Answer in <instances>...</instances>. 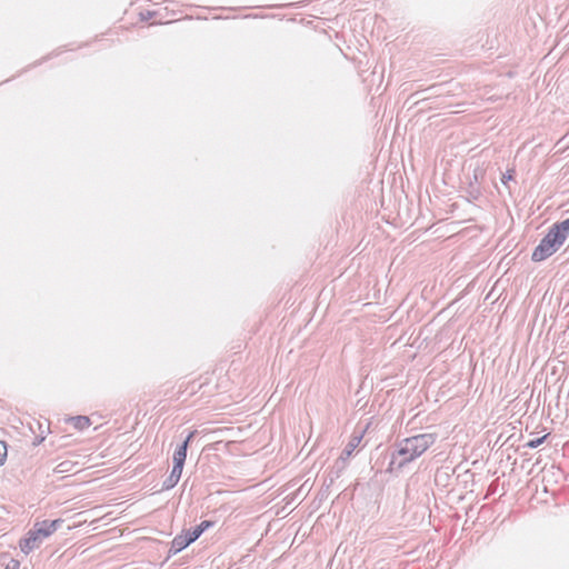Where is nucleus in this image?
<instances>
[{
  "mask_svg": "<svg viewBox=\"0 0 569 569\" xmlns=\"http://www.w3.org/2000/svg\"><path fill=\"white\" fill-rule=\"evenodd\" d=\"M436 440V433H419L398 440L395 450L390 455L386 471L392 473L402 470L407 465L423 455Z\"/></svg>",
  "mask_w": 569,
  "mask_h": 569,
  "instance_id": "nucleus-1",
  "label": "nucleus"
},
{
  "mask_svg": "<svg viewBox=\"0 0 569 569\" xmlns=\"http://www.w3.org/2000/svg\"><path fill=\"white\" fill-rule=\"evenodd\" d=\"M566 214H569V210L566 211ZM568 237L569 216L561 221L555 222L549 228L548 232L540 240L538 246L533 249L531 260L535 262H541L548 259L560 249V247L565 243Z\"/></svg>",
  "mask_w": 569,
  "mask_h": 569,
  "instance_id": "nucleus-2",
  "label": "nucleus"
},
{
  "mask_svg": "<svg viewBox=\"0 0 569 569\" xmlns=\"http://www.w3.org/2000/svg\"><path fill=\"white\" fill-rule=\"evenodd\" d=\"M62 523L63 520L60 518L54 520L36 521L33 527L19 541L21 552L29 555L31 551L39 548L43 540L54 533Z\"/></svg>",
  "mask_w": 569,
  "mask_h": 569,
  "instance_id": "nucleus-3",
  "label": "nucleus"
},
{
  "mask_svg": "<svg viewBox=\"0 0 569 569\" xmlns=\"http://www.w3.org/2000/svg\"><path fill=\"white\" fill-rule=\"evenodd\" d=\"M192 542L187 531L184 533L177 535L171 541L167 559L182 551L187 547H189Z\"/></svg>",
  "mask_w": 569,
  "mask_h": 569,
  "instance_id": "nucleus-4",
  "label": "nucleus"
},
{
  "mask_svg": "<svg viewBox=\"0 0 569 569\" xmlns=\"http://www.w3.org/2000/svg\"><path fill=\"white\" fill-rule=\"evenodd\" d=\"M483 173L479 170L473 171L472 180L469 182V186L466 190L467 198L469 201H476L482 196L481 187L479 183V178H482Z\"/></svg>",
  "mask_w": 569,
  "mask_h": 569,
  "instance_id": "nucleus-5",
  "label": "nucleus"
},
{
  "mask_svg": "<svg viewBox=\"0 0 569 569\" xmlns=\"http://www.w3.org/2000/svg\"><path fill=\"white\" fill-rule=\"evenodd\" d=\"M361 440H362V432L361 433H353L350 437V440L348 441L346 447L342 449L340 458L348 462V460L352 456V453L356 450V448L360 445Z\"/></svg>",
  "mask_w": 569,
  "mask_h": 569,
  "instance_id": "nucleus-6",
  "label": "nucleus"
},
{
  "mask_svg": "<svg viewBox=\"0 0 569 569\" xmlns=\"http://www.w3.org/2000/svg\"><path fill=\"white\" fill-rule=\"evenodd\" d=\"M214 526V521L212 520H203L199 525L190 528L187 530V533L189 535L192 542H194L197 539L200 538V536L207 531L208 529L212 528Z\"/></svg>",
  "mask_w": 569,
  "mask_h": 569,
  "instance_id": "nucleus-7",
  "label": "nucleus"
},
{
  "mask_svg": "<svg viewBox=\"0 0 569 569\" xmlns=\"http://www.w3.org/2000/svg\"><path fill=\"white\" fill-rule=\"evenodd\" d=\"M72 426L78 430H84L90 427L91 420L87 416H76L71 418Z\"/></svg>",
  "mask_w": 569,
  "mask_h": 569,
  "instance_id": "nucleus-8",
  "label": "nucleus"
},
{
  "mask_svg": "<svg viewBox=\"0 0 569 569\" xmlns=\"http://www.w3.org/2000/svg\"><path fill=\"white\" fill-rule=\"evenodd\" d=\"M347 467V461L342 460L340 457L335 461L333 466L329 469V473L333 476V478H340L343 470Z\"/></svg>",
  "mask_w": 569,
  "mask_h": 569,
  "instance_id": "nucleus-9",
  "label": "nucleus"
},
{
  "mask_svg": "<svg viewBox=\"0 0 569 569\" xmlns=\"http://www.w3.org/2000/svg\"><path fill=\"white\" fill-rule=\"evenodd\" d=\"M187 452V445H178L173 452L172 461L186 463Z\"/></svg>",
  "mask_w": 569,
  "mask_h": 569,
  "instance_id": "nucleus-10",
  "label": "nucleus"
},
{
  "mask_svg": "<svg viewBox=\"0 0 569 569\" xmlns=\"http://www.w3.org/2000/svg\"><path fill=\"white\" fill-rule=\"evenodd\" d=\"M547 437H548V435H545L542 437H538V438L531 439L528 442H526L523 445V447L525 448H529V449H536V448H538L539 446H541L546 441Z\"/></svg>",
  "mask_w": 569,
  "mask_h": 569,
  "instance_id": "nucleus-11",
  "label": "nucleus"
},
{
  "mask_svg": "<svg viewBox=\"0 0 569 569\" xmlns=\"http://www.w3.org/2000/svg\"><path fill=\"white\" fill-rule=\"evenodd\" d=\"M179 479L174 478L171 473L163 480L161 490H170L177 486Z\"/></svg>",
  "mask_w": 569,
  "mask_h": 569,
  "instance_id": "nucleus-12",
  "label": "nucleus"
},
{
  "mask_svg": "<svg viewBox=\"0 0 569 569\" xmlns=\"http://www.w3.org/2000/svg\"><path fill=\"white\" fill-rule=\"evenodd\" d=\"M183 466L184 463L182 462H176V461H172V469H171V475L179 479L181 478V475H182V470H183Z\"/></svg>",
  "mask_w": 569,
  "mask_h": 569,
  "instance_id": "nucleus-13",
  "label": "nucleus"
},
{
  "mask_svg": "<svg viewBox=\"0 0 569 569\" xmlns=\"http://www.w3.org/2000/svg\"><path fill=\"white\" fill-rule=\"evenodd\" d=\"M7 458V443L0 440V467L3 466Z\"/></svg>",
  "mask_w": 569,
  "mask_h": 569,
  "instance_id": "nucleus-14",
  "label": "nucleus"
},
{
  "mask_svg": "<svg viewBox=\"0 0 569 569\" xmlns=\"http://www.w3.org/2000/svg\"><path fill=\"white\" fill-rule=\"evenodd\" d=\"M513 177H515V170L513 169L507 170V172L503 173L501 177L502 184L506 186L510 180H513Z\"/></svg>",
  "mask_w": 569,
  "mask_h": 569,
  "instance_id": "nucleus-15",
  "label": "nucleus"
},
{
  "mask_svg": "<svg viewBox=\"0 0 569 569\" xmlns=\"http://www.w3.org/2000/svg\"><path fill=\"white\" fill-rule=\"evenodd\" d=\"M329 492H330V489L328 488V486H321V488L318 492L319 499L320 500L327 499L329 496Z\"/></svg>",
  "mask_w": 569,
  "mask_h": 569,
  "instance_id": "nucleus-16",
  "label": "nucleus"
},
{
  "mask_svg": "<svg viewBox=\"0 0 569 569\" xmlns=\"http://www.w3.org/2000/svg\"><path fill=\"white\" fill-rule=\"evenodd\" d=\"M337 479L338 478H333V476L328 472L327 476L325 477L322 486H328V488L330 489Z\"/></svg>",
  "mask_w": 569,
  "mask_h": 569,
  "instance_id": "nucleus-17",
  "label": "nucleus"
},
{
  "mask_svg": "<svg viewBox=\"0 0 569 569\" xmlns=\"http://www.w3.org/2000/svg\"><path fill=\"white\" fill-rule=\"evenodd\" d=\"M196 435H197V430L190 431L187 435L186 439L180 445H187V448H189L190 442L194 438Z\"/></svg>",
  "mask_w": 569,
  "mask_h": 569,
  "instance_id": "nucleus-18",
  "label": "nucleus"
},
{
  "mask_svg": "<svg viewBox=\"0 0 569 569\" xmlns=\"http://www.w3.org/2000/svg\"><path fill=\"white\" fill-rule=\"evenodd\" d=\"M69 465H70V461H62V462H60L57 466V471L58 472H67V471H69V468H68Z\"/></svg>",
  "mask_w": 569,
  "mask_h": 569,
  "instance_id": "nucleus-19",
  "label": "nucleus"
},
{
  "mask_svg": "<svg viewBox=\"0 0 569 569\" xmlns=\"http://www.w3.org/2000/svg\"><path fill=\"white\" fill-rule=\"evenodd\" d=\"M8 566L10 567V569H18L20 566V562L18 560L12 559Z\"/></svg>",
  "mask_w": 569,
  "mask_h": 569,
  "instance_id": "nucleus-20",
  "label": "nucleus"
},
{
  "mask_svg": "<svg viewBox=\"0 0 569 569\" xmlns=\"http://www.w3.org/2000/svg\"><path fill=\"white\" fill-rule=\"evenodd\" d=\"M151 17H152V13H151L150 11H147V13H146V14L141 13V18H142V20H147V19H149V18H151Z\"/></svg>",
  "mask_w": 569,
  "mask_h": 569,
  "instance_id": "nucleus-21",
  "label": "nucleus"
},
{
  "mask_svg": "<svg viewBox=\"0 0 569 569\" xmlns=\"http://www.w3.org/2000/svg\"><path fill=\"white\" fill-rule=\"evenodd\" d=\"M43 439H44V437L37 438V443L42 442V441H43Z\"/></svg>",
  "mask_w": 569,
  "mask_h": 569,
  "instance_id": "nucleus-22",
  "label": "nucleus"
},
{
  "mask_svg": "<svg viewBox=\"0 0 569 569\" xmlns=\"http://www.w3.org/2000/svg\"><path fill=\"white\" fill-rule=\"evenodd\" d=\"M566 251L569 252V243H568V247H567Z\"/></svg>",
  "mask_w": 569,
  "mask_h": 569,
  "instance_id": "nucleus-23",
  "label": "nucleus"
}]
</instances>
